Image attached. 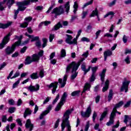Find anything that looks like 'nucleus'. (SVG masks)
<instances>
[{
    "instance_id": "f257e3e1",
    "label": "nucleus",
    "mask_w": 131,
    "mask_h": 131,
    "mask_svg": "<svg viewBox=\"0 0 131 131\" xmlns=\"http://www.w3.org/2000/svg\"><path fill=\"white\" fill-rule=\"evenodd\" d=\"M84 58H82L80 61L78 62V63L75 62V61L72 62L69 65L67 66L66 69V73H68L70 72V70H71V73H72V75L71 76V80H74L76 78L77 76V74H78V72L77 71V69L79 66H80V64H81L82 62H83Z\"/></svg>"
},
{
    "instance_id": "f03ea898",
    "label": "nucleus",
    "mask_w": 131,
    "mask_h": 131,
    "mask_svg": "<svg viewBox=\"0 0 131 131\" xmlns=\"http://www.w3.org/2000/svg\"><path fill=\"white\" fill-rule=\"evenodd\" d=\"M74 111V109H69L66 111L63 114V117L62 123H61V131H64L66 126L67 127V131H71V126H70V122H69V118H70V114Z\"/></svg>"
},
{
    "instance_id": "7ed1b4c3",
    "label": "nucleus",
    "mask_w": 131,
    "mask_h": 131,
    "mask_svg": "<svg viewBox=\"0 0 131 131\" xmlns=\"http://www.w3.org/2000/svg\"><path fill=\"white\" fill-rule=\"evenodd\" d=\"M38 61H39V57H38L36 54H33L32 56V58L30 56L27 57L25 59V64L29 65V64H31L32 62H38Z\"/></svg>"
},
{
    "instance_id": "20e7f679",
    "label": "nucleus",
    "mask_w": 131,
    "mask_h": 131,
    "mask_svg": "<svg viewBox=\"0 0 131 131\" xmlns=\"http://www.w3.org/2000/svg\"><path fill=\"white\" fill-rule=\"evenodd\" d=\"M20 3H23V2H17L16 3L17 6L18 7V8L17 10H14V19L16 20L17 19V16H18V14H19V11H25L26 10V7H25V5L24 4H20Z\"/></svg>"
},
{
    "instance_id": "39448f33",
    "label": "nucleus",
    "mask_w": 131,
    "mask_h": 131,
    "mask_svg": "<svg viewBox=\"0 0 131 131\" xmlns=\"http://www.w3.org/2000/svg\"><path fill=\"white\" fill-rule=\"evenodd\" d=\"M11 33H9L6 36H5L2 40V42L0 43V50H3L5 48V46L10 41V38L11 37Z\"/></svg>"
},
{
    "instance_id": "423d86ee",
    "label": "nucleus",
    "mask_w": 131,
    "mask_h": 131,
    "mask_svg": "<svg viewBox=\"0 0 131 131\" xmlns=\"http://www.w3.org/2000/svg\"><path fill=\"white\" fill-rule=\"evenodd\" d=\"M116 110L115 108H113L111 115L110 116V120L108 122L106 123V125L107 126H110V125H112L114 124V118H115L116 116V114L115 112Z\"/></svg>"
},
{
    "instance_id": "0eeeda50",
    "label": "nucleus",
    "mask_w": 131,
    "mask_h": 131,
    "mask_svg": "<svg viewBox=\"0 0 131 131\" xmlns=\"http://www.w3.org/2000/svg\"><path fill=\"white\" fill-rule=\"evenodd\" d=\"M130 83V81H127L126 78H124V81L122 82V86L120 89L121 92H124L125 93H127L128 91V85Z\"/></svg>"
},
{
    "instance_id": "6e6552de",
    "label": "nucleus",
    "mask_w": 131,
    "mask_h": 131,
    "mask_svg": "<svg viewBox=\"0 0 131 131\" xmlns=\"http://www.w3.org/2000/svg\"><path fill=\"white\" fill-rule=\"evenodd\" d=\"M65 10L63 9L62 6H60L59 7H56L54 8L53 11L51 12V14H55V18H57V16H59L61 15V14H63Z\"/></svg>"
},
{
    "instance_id": "1a4fd4ad",
    "label": "nucleus",
    "mask_w": 131,
    "mask_h": 131,
    "mask_svg": "<svg viewBox=\"0 0 131 131\" xmlns=\"http://www.w3.org/2000/svg\"><path fill=\"white\" fill-rule=\"evenodd\" d=\"M16 47L14 44H13L11 46H7L5 49V54L7 56H9L11 54H13V52H15V50H16Z\"/></svg>"
},
{
    "instance_id": "9d476101",
    "label": "nucleus",
    "mask_w": 131,
    "mask_h": 131,
    "mask_svg": "<svg viewBox=\"0 0 131 131\" xmlns=\"http://www.w3.org/2000/svg\"><path fill=\"white\" fill-rule=\"evenodd\" d=\"M67 38L66 39V42L69 45H77V39L75 38L73 39V37L70 35L67 34ZM72 40V41H71Z\"/></svg>"
},
{
    "instance_id": "9b49d317",
    "label": "nucleus",
    "mask_w": 131,
    "mask_h": 131,
    "mask_svg": "<svg viewBox=\"0 0 131 131\" xmlns=\"http://www.w3.org/2000/svg\"><path fill=\"white\" fill-rule=\"evenodd\" d=\"M91 113L92 107H91V105H89L85 112H84L83 111L81 112V116H82V117L88 118V117H90Z\"/></svg>"
},
{
    "instance_id": "f8f14e48",
    "label": "nucleus",
    "mask_w": 131,
    "mask_h": 131,
    "mask_svg": "<svg viewBox=\"0 0 131 131\" xmlns=\"http://www.w3.org/2000/svg\"><path fill=\"white\" fill-rule=\"evenodd\" d=\"M32 20V17L31 16H29L26 17L25 18V21H27V22H24L23 24H20V27L21 28H26L27 26H28V24H29V22Z\"/></svg>"
},
{
    "instance_id": "ddd939ff",
    "label": "nucleus",
    "mask_w": 131,
    "mask_h": 131,
    "mask_svg": "<svg viewBox=\"0 0 131 131\" xmlns=\"http://www.w3.org/2000/svg\"><path fill=\"white\" fill-rule=\"evenodd\" d=\"M58 82H55L51 83L50 85H48L49 89H51V88H53V89L52 90V94H55V93L56 92L57 88H58Z\"/></svg>"
},
{
    "instance_id": "4468645a",
    "label": "nucleus",
    "mask_w": 131,
    "mask_h": 131,
    "mask_svg": "<svg viewBox=\"0 0 131 131\" xmlns=\"http://www.w3.org/2000/svg\"><path fill=\"white\" fill-rule=\"evenodd\" d=\"M67 77H68V75H64L63 77V80H62L61 78H59L58 79V82L61 84L60 88H64L66 84V81H67Z\"/></svg>"
},
{
    "instance_id": "2eb2a0df",
    "label": "nucleus",
    "mask_w": 131,
    "mask_h": 131,
    "mask_svg": "<svg viewBox=\"0 0 131 131\" xmlns=\"http://www.w3.org/2000/svg\"><path fill=\"white\" fill-rule=\"evenodd\" d=\"M28 90L30 92H37V91L39 90V85L38 84H36L35 86L30 85L28 88Z\"/></svg>"
},
{
    "instance_id": "dca6fc26",
    "label": "nucleus",
    "mask_w": 131,
    "mask_h": 131,
    "mask_svg": "<svg viewBox=\"0 0 131 131\" xmlns=\"http://www.w3.org/2000/svg\"><path fill=\"white\" fill-rule=\"evenodd\" d=\"M106 69H103L102 72L99 74V76L100 77V79L102 81L101 85L104 84V81H105V76H106Z\"/></svg>"
},
{
    "instance_id": "f3484780",
    "label": "nucleus",
    "mask_w": 131,
    "mask_h": 131,
    "mask_svg": "<svg viewBox=\"0 0 131 131\" xmlns=\"http://www.w3.org/2000/svg\"><path fill=\"white\" fill-rule=\"evenodd\" d=\"M108 112H109V110H108V107H105L104 108L103 112L101 114V117L99 119L100 121H103V119H104L106 117L107 114H108Z\"/></svg>"
},
{
    "instance_id": "a211bd4d",
    "label": "nucleus",
    "mask_w": 131,
    "mask_h": 131,
    "mask_svg": "<svg viewBox=\"0 0 131 131\" xmlns=\"http://www.w3.org/2000/svg\"><path fill=\"white\" fill-rule=\"evenodd\" d=\"M23 38V36L20 35L19 37L15 35L14 39H18V41L15 42L13 45H15L16 47H18L21 45V41L22 40V38Z\"/></svg>"
},
{
    "instance_id": "6ab92c4d",
    "label": "nucleus",
    "mask_w": 131,
    "mask_h": 131,
    "mask_svg": "<svg viewBox=\"0 0 131 131\" xmlns=\"http://www.w3.org/2000/svg\"><path fill=\"white\" fill-rule=\"evenodd\" d=\"M91 68H92V67L90 66L89 67L88 69H86V67H85V63H83L81 66V70H82V71L84 72V75H85V74H86L89 72V71L91 70Z\"/></svg>"
},
{
    "instance_id": "aec40b11",
    "label": "nucleus",
    "mask_w": 131,
    "mask_h": 131,
    "mask_svg": "<svg viewBox=\"0 0 131 131\" xmlns=\"http://www.w3.org/2000/svg\"><path fill=\"white\" fill-rule=\"evenodd\" d=\"M26 36H28L29 38H31V42H33V41H35V40H38L39 39V36H35L34 37V35H29L28 33H26L25 34Z\"/></svg>"
},
{
    "instance_id": "412c9836",
    "label": "nucleus",
    "mask_w": 131,
    "mask_h": 131,
    "mask_svg": "<svg viewBox=\"0 0 131 131\" xmlns=\"http://www.w3.org/2000/svg\"><path fill=\"white\" fill-rule=\"evenodd\" d=\"M25 126L27 128H30V131H31L32 129H33L34 126L33 124L31 123V121L30 119H29L27 120Z\"/></svg>"
},
{
    "instance_id": "4be33fe9",
    "label": "nucleus",
    "mask_w": 131,
    "mask_h": 131,
    "mask_svg": "<svg viewBox=\"0 0 131 131\" xmlns=\"http://www.w3.org/2000/svg\"><path fill=\"white\" fill-rule=\"evenodd\" d=\"M67 97H68V94H67V92H64L60 99L59 104H61V105H64V102L66 101Z\"/></svg>"
},
{
    "instance_id": "5701e85b",
    "label": "nucleus",
    "mask_w": 131,
    "mask_h": 131,
    "mask_svg": "<svg viewBox=\"0 0 131 131\" xmlns=\"http://www.w3.org/2000/svg\"><path fill=\"white\" fill-rule=\"evenodd\" d=\"M63 25L61 23L60 21H59L56 25H55L52 29V31H57V30H59L60 28H62Z\"/></svg>"
},
{
    "instance_id": "b1692460",
    "label": "nucleus",
    "mask_w": 131,
    "mask_h": 131,
    "mask_svg": "<svg viewBox=\"0 0 131 131\" xmlns=\"http://www.w3.org/2000/svg\"><path fill=\"white\" fill-rule=\"evenodd\" d=\"M38 2V0H25L23 1V3H20L21 5H25V6H28L30 5V3H36Z\"/></svg>"
},
{
    "instance_id": "393cba45",
    "label": "nucleus",
    "mask_w": 131,
    "mask_h": 131,
    "mask_svg": "<svg viewBox=\"0 0 131 131\" xmlns=\"http://www.w3.org/2000/svg\"><path fill=\"white\" fill-rule=\"evenodd\" d=\"M96 16L98 21H100V18H99V11H98V8H95V10H93L92 13L90 15V17H95Z\"/></svg>"
},
{
    "instance_id": "a878e982",
    "label": "nucleus",
    "mask_w": 131,
    "mask_h": 131,
    "mask_svg": "<svg viewBox=\"0 0 131 131\" xmlns=\"http://www.w3.org/2000/svg\"><path fill=\"white\" fill-rule=\"evenodd\" d=\"M103 55L104 57V61H106L107 60V57H110V56H112V51L107 50L104 52Z\"/></svg>"
},
{
    "instance_id": "bb28decb",
    "label": "nucleus",
    "mask_w": 131,
    "mask_h": 131,
    "mask_svg": "<svg viewBox=\"0 0 131 131\" xmlns=\"http://www.w3.org/2000/svg\"><path fill=\"white\" fill-rule=\"evenodd\" d=\"M109 80L106 79L104 83L105 86L102 89L103 93H105V92H106V91H107L109 89Z\"/></svg>"
},
{
    "instance_id": "cd10ccee",
    "label": "nucleus",
    "mask_w": 131,
    "mask_h": 131,
    "mask_svg": "<svg viewBox=\"0 0 131 131\" xmlns=\"http://www.w3.org/2000/svg\"><path fill=\"white\" fill-rule=\"evenodd\" d=\"M32 113V111L30 110L29 108H27L25 113L24 114V118H26L28 115H31V114Z\"/></svg>"
},
{
    "instance_id": "c85d7f7f",
    "label": "nucleus",
    "mask_w": 131,
    "mask_h": 131,
    "mask_svg": "<svg viewBox=\"0 0 131 131\" xmlns=\"http://www.w3.org/2000/svg\"><path fill=\"white\" fill-rule=\"evenodd\" d=\"M90 89H91V84L89 83H86L85 84V85H84V88H83V91L82 92V94H83L84 93L86 92V91H88V90H89Z\"/></svg>"
},
{
    "instance_id": "c756f323",
    "label": "nucleus",
    "mask_w": 131,
    "mask_h": 131,
    "mask_svg": "<svg viewBox=\"0 0 131 131\" xmlns=\"http://www.w3.org/2000/svg\"><path fill=\"white\" fill-rule=\"evenodd\" d=\"M12 23H8L7 24H0V29H5L6 28H8L9 26H10Z\"/></svg>"
},
{
    "instance_id": "7c9ffc66",
    "label": "nucleus",
    "mask_w": 131,
    "mask_h": 131,
    "mask_svg": "<svg viewBox=\"0 0 131 131\" xmlns=\"http://www.w3.org/2000/svg\"><path fill=\"white\" fill-rule=\"evenodd\" d=\"M113 98V90L112 89H111L110 90L108 96V102H110L112 100Z\"/></svg>"
},
{
    "instance_id": "2f4dec72",
    "label": "nucleus",
    "mask_w": 131,
    "mask_h": 131,
    "mask_svg": "<svg viewBox=\"0 0 131 131\" xmlns=\"http://www.w3.org/2000/svg\"><path fill=\"white\" fill-rule=\"evenodd\" d=\"M92 30H93V26L92 24H89L86 28V32H92Z\"/></svg>"
},
{
    "instance_id": "473e14b6",
    "label": "nucleus",
    "mask_w": 131,
    "mask_h": 131,
    "mask_svg": "<svg viewBox=\"0 0 131 131\" xmlns=\"http://www.w3.org/2000/svg\"><path fill=\"white\" fill-rule=\"evenodd\" d=\"M123 104H124V102L123 101H120L118 103L116 104L115 105L114 109H115L116 110L117 108H119L120 107H121Z\"/></svg>"
},
{
    "instance_id": "72a5a7b5",
    "label": "nucleus",
    "mask_w": 131,
    "mask_h": 131,
    "mask_svg": "<svg viewBox=\"0 0 131 131\" xmlns=\"http://www.w3.org/2000/svg\"><path fill=\"white\" fill-rule=\"evenodd\" d=\"M73 8L74 9L73 10V13L75 15V14H76V12H77V9H78V5L77 4V2H74Z\"/></svg>"
},
{
    "instance_id": "f704fd0d",
    "label": "nucleus",
    "mask_w": 131,
    "mask_h": 131,
    "mask_svg": "<svg viewBox=\"0 0 131 131\" xmlns=\"http://www.w3.org/2000/svg\"><path fill=\"white\" fill-rule=\"evenodd\" d=\"M79 94H80V91H76L71 93V96H72V97H78Z\"/></svg>"
},
{
    "instance_id": "c9c22d12",
    "label": "nucleus",
    "mask_w": 131,
    "mask_h": 131,
    "mask_svg": "<svg viewBox=\"0 0 131 131\" xmlns=\"http://www.w3.org/2000/svg\"><path fill=\"white\" fill-rule=\"evenodd\" d=\"M30 77L32 78V79H37V78L39 77L38 75H37V72L32 74L30 75Z\"/></svg>"
},
{
    "instance_id": "e433bc0d",
    "label": "nucleus",
    "mask_w": 131,
    "mask_h": 131,
    "mask_svg": "<svg viewBox=\"0 0 131 131\" xmlns=\"http://www.w3.org/2000/svg\"><path fill=\"white\" fill-rule=\"evenodd\" d=\"M64 8L66 9V12L68 13L69 12V10H70V5H69V2H67L64 6Z\"/></svg>"
},
{
    "instance_id": "4c0bfd02",
    "label": "nucleus",
    "mask_w": 131,
    "mask_h": 131,
    "mask_svg": "<svg viewBox=\"0 0 131 131\" xmlns=\"http://www.w3.org/2000/svg\"><path fill=\"white\" fill-rule=\"evenodd\" d=\"M14 4V0H8L7 5L8 6V8L11 9V6Z\"/></svg>"
},
{
    "instance_id": "58836bf2",
    "label": "nucleus",
    "mask_w": 131,
    "mask_h": 131,
    "mask_svg": "<svg viewBox=\"0 0 131 131\" xmlns=\"http://www.w3.org/2000/svg\"><path fill=\"white\" fill-rule=\"evenodd\" d=\"M60 56L61 58H64V57H66V50L65 49H61L60 51Z\"/></svg>"
},
{
    "instance_id": "ea45409f",
    "label": "nucleus",
    "mask_w": 131,
    "mask_h": 131,
    "mask_svg": "<svg viewBox=\"0 0 131 131\" xmlns=\"http://www.w3.org/2000/svg\"><path fill=\"white\" fill-rule=\"evenodd\" d=\"M42 41H43V44L42 45V47L43 48H46V47L47 46V43L48 42V39H47V38H43L42 39Z\"/></svg>"
},
{
    "instance_id": "a19ab883",
    "label": "nucleus",
    "mask_w": 131,
    "mask_h": 131,
    "mask_svg": "<svg viewBox=\"0 0 131 131\" xmlns=\"http://www.w3.org/2000/svg\"><path fill=\"white\" fill-rule=\"evenodd\" d=\"M60 98V94H58L55 98V99L53 100L52 104L53 105H55V103H57L58 100Z\"/></svg>"
},
{
    "instance_id": "79ce46f5",
    "label": "nucleus",
    "mask_w": 131,
    "mask_h": 131,
    "mask_svg": "<svg viewBox=\"0 0 131 131\" xmlns=\"http://www.w3.org/2000/svg\"><path fill=\"white\" fill-rule=\"evenodd\" d=\"M35 54L37 56V57H38L39 60L40 59V57H42L43 56V50H40L38 52V54Z\"/></svg>"
},
{
    "instance_id": "37998d69",
    "label": "nucleus",
    "mask_w": 131,
    "mask_h": 131,
    "mask_svg": "<svg viewBox=\"0 0 131 131\" xmlns=\"http://www.w3.org/2000/svg\"><path fill=\"white\" fill-rule=\"evenodd\" d=\"M62 106H63V105H61V104H60V102H59L55 107V111L56 112L59 111L60 109H61V108L62 107Z\"/></svg>"
},
{
    "instance_id": "c03bdc74",
    "label": "nucleus",
    "mask_w": 131,
    "mask_h": 131,
    "mask_svg": "<svg viewBox=\"0 0 131 131\" xmlns=\"http://www.w3.org/2000/svg\"><path fill=\"white\" fill-rule=\"evenodd\" d=\"M7 2V0H4V2H1L0 3V11H4L5 10V7L3 6L4 4H5Z\"/></svg>"
},
{
    "instance_id": "a18cd8bd",
    "label": "nucleus",
    "mask_w": 131,
    "mask_h": 131,
    "mask_svg": "<svg viewBox=\"0 0 131 131\" xmlns=\"http://www.w3.org/2000/svg\"><path fill=\"white\" fill-rule=\"evenodd\" d=\"M15 111H16V107H10L8 110L9 113H11V114L14 113Z\"/></svg>"
},
{
    "instance_id": "49530a36",
    "label": "nucleus",
    "mask_w": 131,
    "mask_h": 131,
    "mask_svg": "<svg viewBox=\"0 0 131 131\" xmlns=\"http://www.w3.org/2000/svg\"><path fill=\"white\" fill-rule=\"evenodd\" d=\"M47 114H47V113H45V111L42 112L39 116V119H43V118H45V117L46 116V115H47Z\"/></svg>"
},
{
    "instance_id": "de8ad7c7",
    "label": "nucleus",
    "mask_w": 131,
    "mask_h": 131,
    "mask_svg": "<svg viewBox=\"0 0 131 131\" xmlns=\"http://www.w3.org/2000/svg\"><path fill=\"white\" fill-rule=\"evenodd\" d=\"M51 110H52V105H49L47 107V110L45 111L44 112L46 113V114H49Z\"/></svg>"
},
{
    "instance_id": "09e8293b",
    "label": "nucleus",
    "mask_w": 131,
    "mask_h": 131,
    "mask_svg": "<svg viewBox=\"0 0 131 131\" xmlns=\"http://www.w3.org/2000/svg\"><path fill=\"white\" fill-rule=\"evenodd\" d=\"M92 71V74H96V72H97V70H98V67H94L91 68Z\"/></svg>"
},
{
    "instance_id": "8fccbe9b",
    "label": "nucleus",
    "mask_w": 131,
    "mask_h": 131,
    "mask_svg": "<svg viewBox=\"0 0 131 131\" xmlns=\"http://www.w3.org/2000/svg\"><path fill=\"white\" fill-rule=\"evenodd\" d=\"M89 14V11H83L82 13V19H84L86 15Z\"/></svg>"
},
{
    "instance_id": "3c124183",
    "label": "nucleus",
    "mask_w": 131,
    "mask_h": 131,
    "mask_svg": "<svg viewBox=\"0 0 131 131\" xmlns=\"http://www.w3.org/2000/svg\"><path fill=\"white\" fill-rule=\"evenodd\" d=\"M35 41H36L35 43L36 47H37V48H40V47H41V42H40L39 39L35 40Z\"/></svg>"
},
{
    "instance_id": "603ef678",
    "label": "nucleus",
    "mask_w": 131,
    "mask_h": 131,
    "mask_svg": "<svg viewBox=\"0 0 131 131\" xmlns=\"http://www.w3.org/2000/svg\"><path fill=\"white\" fill-rule=\"evenodd\" d=\"M39 75L41 78H42L45 76V71L43 70H41L39 73Z\"/></svg>"
},
{
    "instance_id": "864d4df0",
    "label": "nucleus",
    "mask_w": 131,
    "mask_h": 131,
    "mask_svg": "<svg viewBox=\"0 0 131 131\" xmlns=\"http://www.w3.org/2000/svg\"><path fill=\"white\" fill-rule=\"evenodd\" d=\"M20 83V81L18 80L16 82H15L12 86V89H16L18 86V84Z\"/></svg>"
},
{
    "instance_id": "5fc2aeb1",
    "label": "nucleus",
    "mask_w": 131,
    "mask_h": 131,
    "mask_svg": "<svg viewBox=\"0 0 131 131\" xmlns=\"http://www.w3.org/2000/svg\"><path fill=\"white\" fill-rule=\"evenodd\" d=\"M96 79V75L92 74V76L90 78V82H93V81H95Z\"/></svg>"
},
{
    "instance_id": "6e6d98bb",
    "label": "nucleus",
    "mask_w": 131,
    "mask_h": 131,
    "mask_svg": "<svg viewBox=\"0 0 131 131\" xmlns=\"http://www.w3.org/2000/svg\"><path fill=\"white\" fill-rule=\"evenodd\" d=\"M54 38H55V35L53 34H50L49 36V41L52 42Z\"/></svg>"
},
{
    "instance_id": "4d7b16f0",
    "label": "nucleus",
    "mask_w": 131,
    "mask_h": 131,
    "mask_svg": "<svg viewBox=\"0 0 131 131\" xmlns=\"http://www.w3.org/2000/svg\"><path fill=\"white\" fill-rule=\"evenodd\" d=\"M43 9V7L42 6H37L35 8V10H36V11H39L40 12H41V11H42Z\"/></svg>"
},
{
    "instance_id": "13d9d810",
    "label": "nucleus",
    "mask_w": 131,
    "mask_h": 131,
    "mask_svg": "<svg viewBox=\"0 0 131 131\" xmlns=\"http://www.w3.org/2000/svg\"><path fill=\"white\" fill-rule=\"evenodd\" d=\"M90 128V121H88L86 122V124L85 126L84 130L85 131H88L89 130V128Z\"/></svg>"
},
{
    "instance_id": "bf43d9fd",
    "label": "nucleus",
    "mask_w": 131,
    "mask_h": 131,
    "mask_svg": "<svg viewBox=\"0 0 131 131\" xmlns=\"http://www.w3.org/2000/svg\"><path fill=\"white\" fill-rule=\"evenodd\" d=\"M117 0H113L111 3L108 4L109 7H113L116 4Z\"/></svg>"
},
{
    "instance_id": "052dcab7",
    "label": "nucleus",
    "mask_w": 131,
    "mask_h": 131,
    "mask_svg": "<svg viewBox=\"0 0 131 131\" xmlns=\"http://www.w3.org/2000/svg\"><path fill=\"white\" fill-rule=\"evenodd\" d=\"M129 56H127L126 58L124 59L125 62L126 63V64H130V60H129Z\"/></svg>"
},
{
    "instance_id": "680f3d73",
    "label": "nucleus",
    "mask_w": 131,
    "mask_h": 131,
    "mask_svg": "<svg viewBox=\"0 0 131 131\" xmlns=\"http://www.w3.org/2000/svg\"><path fill=\"white\" fill-rule=\"evenodd\" d=\"M101 32L102 31L101 30H99L96 32V33H95V35H96L95 39H97L98 37H99V35H100V33H101Z\"/></svg>"
},
{
    "instance_id": "e2e57ef3",
    "label": "nucleus",
    "mask_w": 131,
    "mask_h": 131,
    "mask_svg": "<svg viewBox=\"0 0 131 131\" xmlns=\"http://www.w3.org/2000/svg\"><path fill=\"white\" fill-rule=\"evenodd\" d=\"M122 40H123L124 43H126V42H127V36H126V35H124L123 37Z\"/></svg>"
},
{
    "instance_id": "0e129e2a",
    "label": "nucleus",
    "mask_w": 131,
    "mask_h": 131,
    "mask_svg": "<svg viewBox=\"0 0 131 131\" xmlns=\"http://www.w3.org/2000/svg\"><path fill=\"white\" fill-rule=\"evenodd\" d=\"M97 116H98V115L97 114V113H96V112H94L93 115V117H92L94 122H95V121L96 120V118Z\"/></svg>"
},
{
    "instance_id": "69168bd1",
    "label": "nucleus",
    "mask_w": 131,
    "mask_h": 131,
    "mask_svg": "<svg viewBox=\"0 0 131 131\" xmlns=\"http://www.w3.org/2000/svg\"><path fill=\"white\" fill-rule=\"evenodd\" d=\"M82 41H86V42H90V39L88 38L83 37L81 39Z\"/></svg>"
},
{
    "instance_id": "338daca9",
    "label": "nucleus",
    "mask_w": 131,
    "mask_h": 131,
    "mask_svg": "<svg viewBox=\"0 0 131 131\" xmlns=\"http://www.w3.org/2000/svg\"><path fill=\"white\" fill-rule=\"evenodd\" d=\"M93 1H90L86 3H85L84 5L83 8H85V7H88V6H90V5H92L93 4Z\"/></svg>"
},
{
    "instance_id": "774afa93",
    "label": "nucleus",
    "mask_w": 131,
    "mask_h": 131,
    "mask_svg": "<svg viewBox=\"0 0 131 131\" xmlns=\"http://www.w3.org/2000/svg\"><path fill=\"white\" fill-rule=\"evenodd\" d=\"M59 122H60V119H58L56 121L54 126V128H57V127L59 126Z\"/></svg>"
}]
</instances>
